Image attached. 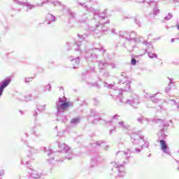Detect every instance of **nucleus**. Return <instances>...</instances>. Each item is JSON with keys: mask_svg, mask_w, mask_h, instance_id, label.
Masks as SVG:
<instances>
[{"mask_svg": "<svg viewBox=\"0 0 179 179\" xmlns=\"http://www.w3.org/2000/svg\"><path fill=\"white\" fill-rule=\"evenodd\" d=\"M110 134H113V130H110Z\"/></svg>", "mask_w": 179, "mask_h": 179, "instance_id": "56", "label": "nucleus"}, {"mask_svg": "<svg viewBox=\"0 0 179 179\" xmlns=\"http://www.w3.org/2000/svg\"><path fill=\"white\" fill-rule=\"evenodd\" d=\"M103 33L105 34H107V30H106V29H103Z\"/></svg>", "mask_w": 179, "mask_h": 179, "instance_id": "49", "label": "nucleus"}, {"mask_svg": "<svg viewBox=\"0 0 179 179\" xmlns=\"http://www.w3.org/2000/svg\"><path fill=\"white\" fill-rule=\"evenodd\" d=\"M34 117H37V110H35V111L33 112Z\"/></svg>", "mask_w": 179, "mask_h": 179, "instance_id": "43", "label": "nucleus"}, {"mask_svg": "<svg viewBox=\"0 0 179 179\" xmlns=\"http://www.w3.org/2000/svg\"><path fill=\"white\" fill-rule=\"evenodd\" d=\"M71 15L72 17H75V14H73V13H71Z\"/></svg>", "mask_w": 179, "mask_h": 179, "instance_id": "52", "label": "nucleus"}, {"mask_svg": "<svg viewBox=\"0 0 179 179\" xmlns=\"http://www.w3.org/2000/svg\"><path fill=\"white\" fill-rule=\"evenodd\" d=\"M26 163H27H27H29V162H27Z\"/></svg>", "mask_w": 179, "mask_h": 179, "instance_id": "60", "label": "nucleus"}, {"mask_svg": "<svg viewBox=\"0 0 179 179\" xmlns=\"http://www.w3.org/2000/svg\"><path fill=\"white\" fill-rule=\"evenodd\" d=\"M3 174H5V171H0V176H3Z\"/></svg>", "mask_w": 179, "mask_h": 179, "instance_id": "47", "label": "nucleus"}, {"mask_svg": "<svg viewBox=\"0 0 179 179\" xmlns=\"http://www.w3.org/2000/svg\"><path fill=\"white\" fill-rule=\"evenodd\" d=\"M138 122H140L141 124H145V122H149V119L144 117L143 116H141L140 117L137 118Z\"/></svg>", "mask_w": 179, "mask_h": 179, "instance_id": "20", "label": "nucleus"}, {"mask_svg": "<svg viewBox=\"0 0 179 179\" xmlns=\"http://www.w3.org/2000/svg\"><path fill=\"white\" fill-rule=\"evenodd\" d=\"M14 2L15 3H17L18 5L27 6V10H31V9H34V8H37L38 6H43V5H44L45 3H48V2H51V0H44L41 3V4H40V3L30 4L29 3L22 2L19 0H14Z\"/></svg>", "mask_w": 179, "mask_h": 179, "instance_id": "3", "label": "nucleus"}, {"mask_svg": "<svg viewBox=\"0 0 179 179\" xmlns=\"http://www.w3.org/2000/svg\"><path fill=\"white\" fill-rule=\"evenodd\" d=\"M125 162H123L122 164H120L118 162H115L113 163V166L117 168V167H122V165L124 164Z\"/></svg>", "mask_w": 179, "mask_h": 179, "instance_id": "33", "label": "nucleus"}, {"mask_svg": "<svg viewBox=\"0 0 179 179\" xmlns=\"http://www.w3.org/2000/svg\"><path fill=\"white\" fill-rule=\"evenodd\" d=\"M20 114H22V115H23V112L22 110L20 111Z\"/></svg>", "mask_w": 179, "mask_h": 179, "instance_id": "53", "label": "nucleus"}, {"mask_svg": "<svg viewBox=\"0 0 179 179\" xmlns=\"http://www.w3.org/2000/svg\"><path fill=\"white\" fill-rule=\"evenodd\" d=\"M70 61L71 62L74 69H76V68H78L77 66L78 65V64H80V58L79 57H77L76 59H72V57H70Z\"/></svg>", "mask_w": 179, "mask_h": 179, "instance_id": "12", "label": "nucleus"}, {"mask_svg": "<svg viewBox=\"0 0 179 179\" xmlns=\"http://www.w3.org/2000/svg\"><path fill=\"white\" fill-rule=\"evenodd\" d=\"M122 93L121 90H116L113 92V94L115 97H118V96H121Z\"/></svg>", "mask_w": 179, "mask_h": 179, "instance_id": "24", "label": "nucleus"}, {"mask_svg": "<svg viewBox=\"0 0 179 179\" xmlns=\"http://www.w3.org/2000/svg\"><path fill=\"white\" fill-rule=\"evenodd\" d=\"M171 17H173V14L169 13L168 14V16L164 17V20H165V21L170 20V19H171Z\"/></svg>", "mask_w": 179, "mask_h": 179, "instance_id": "34", "label": "nucleus"}, {"mask_svg": "<svg viewBox=\"0 0 179 179\" xmlns=\"http://www.w3.org/2000/svg\"><path fill=\"white\" fill-rule=\"evenodd\" d=\"M119 173H120V177H124V176H125V172L124 171V168L122 167L121 169H117ZM122 170V171H121Z\"/></svg>", "mask_w": 179, "mask_h": 179, "instance_id": "29", "label": "nucleus"}, {"mask_svg": "<svg viewBox=\"0 0 179 179\" xmlns=\"http://www.w3.org/2000/svg\"><path fill=\"white\" fill-rule=\"evenodd\" d=\"M43 150L45 152V153L48 154V156H49L50 159L48 162L49 163H50V164H52L54 163H55V162H59V160H58L57 159V156H58V154H57L56 152H53L52 150H50V148H43ZM55 161H51V160H54Z\"/></svg>", "mask_w": 179, "mask_h": 179, "instance_id": "6", "label": "nucleus"}, {"mask_svg": "<svg viewBox=\"0 0 179 179\" xmlns=\"http://www.w3.org/2000/svg\"><path fill=\"white\" fill-rule=\"evenodd\" d=\"M32 178H40L41 177V174L38 173L37 172L34 171L31 174Z\"/></svg>", "mask_w": 179, "mask_h": 179, "instance_id": "25", "label": "nucleus"}, {"mask_svg": "<svg viewBox=\"0 0 179 179\" xmlns=\"http://www.w3.org/2000/svg\"><path fill=\"white\" fill-rule=\"evenodd\" d=\"M165 92H166V93H169V92H170V87H166V88L165 89Z\"/></svg>", "mask_w": 179, "mask_h": 179, "instance_id": "46", "label": "nucleus"}, {"mask_svg": "<svg viewBox=\"0 0 179 179\" xmlns=\"http://www.w3.org/2000/svg\"><path fill=\"white\" fill-rule=\"evenodd\" d=\"M54 6H59V10H64L65 6L61 3V2L58 1H55L52 2Z\"/></svg>", "mask_w": 179, "mask_h": 179, "instance_id": "18", "label": "nucleus"}, {"mask_svg": "<svg viewBox=\"0 0 179 179\" xmlns=\"http://www.w3.org/2000/svg\"><path fill=\"white\" fill-rule=\"evenodd\" d=\"M72 50H75L76 51L80 50V52L83 51H86L85 49V45L83 44H79V43H75L71 47Z\"/></svg>", "mask_w": 179, "mask_h": 179, "instance_id": "11", "label": "nucleus"}, {"mask_svg": "<svg viewBox=\"0 0 179 179\" xmlns=\"http://www.w3.org/2000/svg\"><path fill=\"white\" fill-rule=\"evenodd\" d=\"M89 10L94 13V17L95 20H98L99 24H106V22H104V19H106V13H97V11L94 10L92 8H90Z\"/></svg>", "mask_w": 179, "mask_h": 179, "instance_id": "4", "label": "nucleus"}, {"mask_svg": "<svg viewBox=\"0 0 179 179\" xmlns=\"http://www.w3.org/2000/svg\"><path fill=\"white\" fill-rule=\"evenodd\" d=\"M31 100V94H29L24 96L25 101H30Z\"/></svg>", "mask_w": 179, "mask_h": 179, "instance_id": "28", "label": "nucleus"}, {"mask_svg": "<svg viewBox=\"0 0 179 179\" xmlns=\"http://www.w3.org/2000/svg\"><path fill=\"white\" fill-rule=\"evenodd\" d=\"M169 86L170 87V85H174V81H173V78H169Z\"/></svg>", "mask_w": 179, "mask_h": 179, "instance_id": "40", "label": "nucleus"}, {"mask_svg": "<svg viewBox=\"0 0 179 179\" xmlns=\"http://www.w3.org/2000/svg\"><path fill=\"white\" fill-rule=\"evenodd\" d=\"M33 80V78H25L24 83H30Z\"/></svg>", "mask_w": 179, "mask_h": 179, "instance_id": "35", "label": "nucleus"}, {"mask_svg": "<svg viewBox=\"0 0 179 179\" xmlns=\"http://www.w3.org/2000/svg\"><path fill=\"white\" fill-rule=\"evenodd\" d=\"M129 106L136 108V106L139 104V96L135 94H132L129 99H128Z\"/></svg>", "mask_w": 179, "mask_h": 179, "instance_id": "7", "label": "nucleus"}, {"mask_svg": "<svg viewBox=\"0 0 179 179\" xmlns=\"http://www.w3.org/2000/svg\"><path fill=\"white\" fill-rule=\"evenodd\" d=\"M46 22H48V24L52 23V22H55V17L51 14H48L46 17Z\"/></svg>", "mask_w": 179, "mask_h": 179, "instance_id": "15", "label": "nucleus"}, {"mask_svg": "<svg viewBox=\"0 0 179 179\" xmlns=\"http://www.w3.org/2000/svg\"><path fill=\"white\" fill-rule=\"evenodd\" d=\"M120 103H124L125 104H129V101L127 98H125L124 96H122V98H120Z\"/></svg>", "mask_w": 179, "mask_h": 179, "instance_id": "27", "label": "nucleus"}, {"mask_svg": "<svg viewBox=\"0 0 179 179\" xmlns=\"http://www.w3.org/2000/svg\"><path fill=\"white\" fill-rule=\"evenodd\" d=\"M117 157H120L122 156V157H124V159H128L129 156H131V153L127 152L125 151H119L116 153Z\"/></svg>", "mask_w": 179, "mask_h": 179, "instance_id": "13", "label": "nucleus"}, {"mask_svg": "<svg viewBox=\"0 0 179 179\" xmlns=\"http://www.w3.org/2000/svg\"><path fill=\"white\" fill-rule=\"evenodd\" d=\"M83 19H84L83 20H81V22L83 23H85V22H86V20H87V17H84Z\"/></svg>", "mask_w": 179, "mask_h": 179, "instance_id": "45", "label": "nucleus"}, {"mask_svg": "<svg viewBox=\"0 0 179 179\" xmlns=\"http://www.w3.org/2000/svg\"><path fill=\"white\" fill-rule=\"evenodd\" d=\"M59 149L62 150V152H65L66 153H69V155L66 156V159H68V160H71L73 156L72 155V150H71V148L66 145L65 143H59Z\"/></svg>", "mask_w": 179, "mask_h": 179, "instance_id": "5", "label": "nucleus"}, {"mask_svg": "<svg viewBox=\"0 0 179 179\" xmlns=\"http://www.w3.org/2000/svg\"><path fill=\"white\" fill-rule=\"evenodd\" d=\"M103 85L105 87H108V89H111V87L114 86V83L113 84H108L107 83H103Z\"/></svg>", "mask_w": 179, "mask_h": 179, "instance_id": "32", "label": "nucleus"}, {"mask_svg": "<svg viewBox=\"0 0 179 179\" xmlns=\"http://www.w3.org/2000/svg\"><path fill=\"white\" fill-rule=\"evenodd\" d=\"M162 123H163L162 125L164 127V128H167V127H169V123L164 122V121H163Z\"/></svg>", "mask_w": 179, "mask_h": 179, "instance_id": "38", "label": "nucleus"}, {"mask_svg": "<svg viewBox=\"0 0 179 179\" xmlns=\"http://www.w3.org/2000/svg\"><path fill=\"white\" fill-rule=\"evenodd\" d=\"M47 90H48V92H51V85H48L46 86H45L44 89L43 90V92H47Z\"/></svg>", "mask_w": 179, "mask_h": 179, "instance_id": "30", "label": "nucleus"}, {"mask_svg": "<svg viewBox=\"0 0 179 179\" xmlns=\"http://www.w3.org/2000/svg\"><path fill=\"white\" fill-rule=\"evenodd\" d=\"M29 152H31V153H34V149L33 148H31V149L29 150Z\"/></svg>", "mask_w": 179, "mask_h": 179, "instance_id": "48", "label": "nucleus"}, {"mask_svg": "<svg viewBox=\"0 0 179 179\" xmlns=\"http://www.w3.org/2000/svg\"><path fill=\"white\" fill-rule=\"evenodd\" d=\"M95 50H98V51H99L102 54H104V52H106V49H104L103 48H95Z\"/></svg>", "mask_w": 179, "mask_h": 179, "instance_id": "37", "label": "nucleus"}, {"mask_svg": "<svg viewBox=\"0 0 179 179\" xmlns=\"http://www.w3.org/2000/svg\"><path fill=\"white\" fill-rule=\"evenodd\" d=\"M148 57L149 58H156V57H157V55H156V54L154 53H148Z\"/></svg>", "mask_w": 179, "mask_h": 179, "instance_id": "36", "label": "nucleus"}, {"mask_svg": "<svg viewBox=\"0 0 179 179\" xmlns=\"http://www.w3.org/2000/svg\"><path fill=\"white\" fill-rule=\"evenodd\" d=\"M90 58H93V55H91L90 57H87L88 59H90Z\"/></svg>", "mask_w": 179, "mask_h": 179, "instance_id": "50", "label": "nucleus"}, {"mask_svg": "<svg viewBox=\"0 0 179 179\" xmlns=\"http://www.w3.org/2000/svg\"><path fill=\"white\" fill-rule=\"evenodd\" d=\"M80 122V117H76L71 120V124L73 126L77 125V124H79Z\"/></svg>", "mask_w": 179, "mask_h": 179, "instance_id": "22", "label": "nucleus"}, {"mask_svg": "<svg viewBox=\"0 0 179 179\" xmlns=\"http://www.w3.org/2000/svg\"><path fill=\"white\" fill-rule=\"evenodd\" d=\"M78 37L79 38L80 43H82V41H89V36L87 34H78Z\"/></svg>", "mask_w": 179, "mask_h": 179, "instance_id": "14", "label": "nucleus"}, {"mask_svg": "<svg viewBox=\"0 0 179 179\" xmlns=\"http://www.w3.org/2000/svg\"><path fill=\"white\" fill-rule=\"evenodd\" d=\"M112 68H115V66H113Z\"/></svg>", "mask_w": 179, "mask_h": 179, "instance_id": "57", "label": "nucleus"}, {"mask_svg": "<svg viewBox=\"0 0 179 179\" xmlns=\"http://www.w3.org/2000/svg\"><path fill=\"white\" fill-rule=\"evenodd\" d=\"M178 170H179V168H178Z\"/></svg>", "mask_w": 179, "mask_h": 179, "instance_id": "61", "label": "nucleus"}, {"mask_svg": "<svg viewBox=\"0 0 179 179\" xmlns=\"http://www.w3.org/2000/svg\"><path fill=\"white\" fill-rule=\"evenodd\" d=\"M118 128H121L122 129H128L129 128V126L127 124L123 121H120L117 124Z\"/></svg>", "mask_w": 179, "mask_h": 179, "instance_id": "16", "label": "nucleus"}, {"mask_svg": "<svg viewBox=\"0 0 179 179\" xmlns=\"http://www.w3.org/2000/svg\"><path fill=\"white\" fill-rule=\"evenodd\" d=\"M128 152H131V148L127 149Z\"/></svg>", "mask_w": 179, "mask_h": 179, "instance_id": "55", "label": "nucleus"}, {"mask_svg": "<svg viewBox=\"0 0 179 179\" xmlns=\"http://www.w3.org/2000/svg\"><path fill=\"white\" fill-rule=\"evenodd\" d=\"M121 76H123V78H127V75L125 74L124 72L121 73Z\"/></svg>", "mask_w": 179, "mask_h": 179, "instance_id": "44", "label": "nucleus"}, {"mask_svg": "<svg viewBox=\"0 0 179 179\" xmlns=\"http://www.w3.org/2000/svg\"><path fill=\"white\" fill-rule=\"evenodd\" d=\"M131 64L132 65H136V59L134 58L131 59Z\"/></svg>", "mask_w": 179, "mask_h": 179, "instance_id": "41", "label": "nucleus"}, {"mask_svg": "<svg viewBox=\"0 0 179 179\" xmlns=\"http://www.w3.org/2000/svg\"><path fill=\"white\" fill-rule=\"evenodd\" d=\"M148 157H150V154L148 155Z\"/></svg>", "mask_w": 179, "mask_h": 179, "instance_id": "58", "label": "nucleus"}, {"mask_svg": "<svg viewBox=\"0 0 179 179\" xmlns=\"http://www.w3.org/2000/svg\"><path fill=\"white\" fill-rule=\"evenodd\" d=\"M131 141L133 143H136L140 146V148H136L132 151L133 153H140L144 148H149V142L145 141V136H139L138 134H132Z\"/></svg>", "mask_w": 179, "mask_h": 179, "instance_id": "1", "label": "nucleus"}, {"mask_svg": "<svg viewBox=\"0 0 179 179\" xmlns=\"http://www.w3.org/2000/svg\"><path fill=\"white\" fill-rule=\"evenodd\" d=\"M108 65V64L107 63H104V62H100V63H99V69H106V68H107Z\"/></svg>", "mask_w": 179, "mask_h": 179, "instance_id": "26", "label": "nucleus"}, {"mask_svg": "<svg viewBox=\"0 0 179 179\" xmlns=\"http://www.w3.org/2000/svg\"><path fill=\"white\" fill-rule=\"evenodd\" d=\"M9 85H10V78H7L0 82V97L3 94V90H5L6 87H8Z\"/></svg>", "mask_w": 179, "mask_h": 179, "instance_id": "8", "label": "nucleus"}, {"mask_svg": "<svg viewBox=\"0 0 179 179\" xmlns=\"http://www.w3.org/2000/svg\"><path fill=\"white\" fill-rule=\"evenodd\" d=\"M96 146H101L105 150H107V148H110L108 145H106V143L103 141H98L96 143Z\"/></svg>", "mask_w": 179, "mask_h": 179, "instance_id": "19", "label": "nucleus"}, {"mask_svg": "<svg viewBox=\"0 0 179 179\" xmlns=\"http://www.w3.org/2000/svg\"><path fill=\"white\" fill-rule=\"evenodd\" d=\"M46 107H47L46 104L38 105L37 106L36 110H38V111H40L41 113L45 110Z\"/></svg>", "mask_w": 179, "mask_h": 179, "instance_id": "23", "label": "nucleus"}, {"mask_svg": "<svg viewBox=\"0 0 179 179\" xmlns=\"http://www.w3.org/2000/svg\"><path fill=\"white\" fill-rule=\"evenodd\" d=\"M158 136L161 141H163L166 136V134L164 133V129H162L159 133H158Z\"/></svg>", "mask_w": 179, "mask_h": 179, "instance_id": "21", "label": "nucleus"}, {"mask_svg": "<svg viewBox=\"0 0 179 179\" xmlns=\"http://www.w3.org/2000/svg\"><path fill=\"white\" fill-rule=\"evenodd\" d=\"M159 143H160L161 150H162L164 153L169 155V153H170V151L169 150V147H167V144L166 143V141H164V140H160Z\"/></svg>", "mask_w": 179, "mask_h": 179, "instance_id": "10", "label": "nucleus"}, {"mask_svg": "<svg viewBox=\"0 0 179 179\" xmlns=\"http://www.w3.org/2000/svg\"><path fill=\"white\" fill-rule=\"evenodd\" d=\"M119 36L120 37H124L127 40H134V41H136V34L135 32H131L129 35H128V34H124V35L120 34Z\"/></svg>", "mask_w": 179, "mask_h": 179, "instance_id": "9", "label": "nucleus"}, {"mask_svg": "<svg viewBox=\"0 0 179 179\" xmlns=\"http://www.w3.org/2000/svg\"><path fill=\"white\" fill-rule=\"evenodd\" d=\"M55 107L57 110V114L64 113V111H66V108L69 107V102H66L65 96L59 98L58 101L56 102Z\"/></svg>", "mask_w": 179, "mask_h": 179, "instance_id": "2", "label": "nucleus"}, {"mask_svg": "<svg viewBox=\"0 0 179 179\" xmlns=\"http://www.w3.org/2000/svg\"><path fill=\"white\" fill-rule=\"evenodd\" d=\"M100 27V25H97V27Z\"/></svg>", "mask_w": 179, "mask_h": 179, "instance_id": "59", "label": "nucleus"}, {"mask_svg": "<svg viewBox=\"0 0 179 179\" xmlns=\"http://www.w3.org/2000/svg\"><path fill=\"white\" fill-rule=\"evenodd\" d=\"M158 13H160V10H159V8H157V7H155L153 10V12H152V15H158Z\"/></svg>", "mask_w": 179, "mask_h": 179, "instance_id": "31", "label": "nucleus"}, {"mask_svg": "<svg viewBox=\"0 0 179 179\" xmlns=\"http://www.w3.org/2000/svg\"><path fill=\"white\" fill-rule=\"evenodd\" d=\"M157 94H159V93L149 95L148 99H151V101H152V103H157V101H160L159 99L156 98Z\"/></svg>", "mask_w": 179, "mask_h": 179, "instance_id": "17", "label": "nucleus"}, {"mask_svg": "<svg viewBox=\"0 0 179 179\" xmlns=\"http://www.w3.org/2000/svg\"><path fill=\"white\" fill-rule=\"evenodd\" d=\"M117 117H118V115H115L113 116V118H117Z\"/></svg>", "mask_w": 179, "mask_h": 179, "instance_id": "54", "label": "nucleus"}, {"mask_svg": "<svg viewBox=\"0 0 179 179\" xmlns=\"http://www.w3.org/2000/svg\"><path fill=\"white\" fill-rule=\"evenodd\" d=\"M135 22H136V24H138V26H141V22H139V20H135Z\"/></svg>", "mask_w": 179, "mask_h": 179, "instance_id": "42", "label": "nucleus"}, {"mask_svg": "<svg viewBox=\"0 0 179 179\" xmlns=\"http://www.w3.org/2000/svg\"><path fill=\"white\" fill-rule=\"evenodd\" d=\"M103 76H104V78H108V76H110V73L106 71L103 73Z\"/></svg>", "mask_w": 179, "mask_h": 179, "instance_id": "39", "label": "nucleus"}, {"mask_svg": "<svg viewBox=\"0 0 179 179\" xmlns=\"http://www.w3.org/2000/svg\"><path fill=\"white\" fill-rule=\"evenodd\" d=\"M128 89H131V85L129 84H127Z\"/></svg>", "mask_w": 179, "mask_h": 179, "instance_id": "51", "label": "nucleus"}]
</instances>
